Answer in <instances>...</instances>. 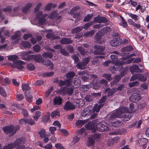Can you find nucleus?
Masks as SVG:
<instances>
[{
    "label": "nucleus",
    "instance_id": "obj_29",
    "mask_svg": "<svg viewBox=\"0 0 149 149\" xmlns=\"http://www.w3.org/2000/svg\"><path fill=\"white\" fill-rule=\"evenodd\" d=\"M116 91L115 88L110 89V88H108L105 90V92H108V95L110 96L112 95Z\"/></svg>",
    "mask_w": 149,
    "mask_h": 149
},
{
    "label": "nucleus",
    "instance_id": "obj_36",
    "mask_svg": "<svg viewBox=\"0 0 149 149\" xmlns=\"http://www.w3.org/2000/svg\"><path fill=\"white\" fill-rule=\"evenodd\" d=\"M128 15L130 17L135 21L138 20L139 19V16L133 14L131 13H128Z\"/></svg>",
    "mask_w": 149,
    "mask_h": 149
},
{
    "label": "nucleus",
    "instance_id": "obj_58",
    "mask_svg": "<svg viewBox=\"0 0 149 149\" xmlns=\"http://www.w3.org/2000/svg\"><path fill=\"white\" fill-rule=\"evenodd\" d=\"M94 22L93 21L89 22L85 24L84 28L86 29H87L89 28L90 26L93 25Z\"/></svg>",
    "mask_w": 149,
    "mask_h": 149
},
{
    "label": "nucleus",
    "instance_id": "obj_17",
    "mask_svg": "<svg viewBox=\"0 0 149 149\" xmlns=\"http://www.w3.org/2000/svg\"><path fill=\"white\" fill-rule=\"evenodd\" d=\"M94 19L95 22L99 23L106 22L107 21V20L106 18L100 16L94 17Z\"/></svg>",
    "mask_w": 149,
    "mask_h": 149
},
{
    "label": "nucleus",
    "instance_id": "obj_5",
    "mask_svg": "<svg viewBox=\"0 0 149 149\" xmlns=\"http://www.w3.org/2000/svg\"><path fill=\"white\" fill-rule=\"evenodd\" d=\"M100 136V134H95L94 135L88 138V144L89 146H93L94 145L95 141H97Z\"/></svg>",
    "mask_w": 149,
    "mask_h": 149
},
{
    "label": "nucleus",
    "instance_id": "obj_48",
    "mask_svg": "<svg viewBox=\"0 0 149 149\" xmlns=\"http://www.w3.org/2000/svg\"><path fill=\"white\" fill-rule=\"evenodd\" d=\"M147 141V139H146L143 138L141 139L138 141L139 146H142L143 144H146Z\"/></svg>",
    "mask_w": 149,
    "mask_h": 149
},
{
    "label": "nucleus",
    "instance_id": "obj_30",
    "mask_svg": "<svg viewBox=\"0 0 149 149\" xmlns=\"http://www.w3.org/2000/svg\"><path fill=\"white\" fill-rule=\"evenodd\" d=\"M136 75V79H139L142 81H145L146 80V77L141 74H137Z\"/></svg>",
    "mask_w": 149,
    "mask_h": 149
},
{
    "label": "nucleus",
    "instance_id": "obj_12",
    "mask_svg": "<svg viewBox=\"0 0 149 149\" xmlns=\"http://www.w3.org/2000/svg\"><path fill=\"white\" fill-rule=\"evenodd\" d=\"M125 75V72L123 71L121 72L120 75H116L113 77V81L112 82H111L110 83L111 86H112L117 83L121 79V77L124 76Z\"/></svg>",
    "mask_w": 149,
    "mask_h": 149
},
{
    "label": "nucleus",
    "instance_id": "obj_34",
    "mask_svg": "<svg viewBox=\"0 0 149 149\" xmlns=\"http://www.w3.org/2000/svg\"><path fill=\"white\" fill-rule=\"evenodd\" d=\"M46 36L47 38L52 40L56 39L58 38L57 36H54L53 33H48L46 35Z\"/></svg>",
    "mask_w": 149,
    "mask_h": 149
},
{
    "label": "nucleus",
    "instance_id": "obj_28",
    "mask_svg": "<svg viewBox=\"0 0 149 149\" xmlns=\"http://www.w3.org/2000/svg\"><path fill=\"white\" fill-rule=\"evenodd\" d=\"M60 43L62 44H69L72 43V41L68 38L63 39L60 41Z\"/></svg>",
    "mask_w": 149,
    "mask_h": 149
},
{
    "label": "nucleus",
    "instance_id": "obj_25",
    "mask_svg": "<svg viewBox=\"0 0 149 149\" xmlns=\"http://www.w3.org/2000/svg\"><path fill=\"white\" fill-rule=\"evenodd\" d=\"M95 123L94 122H89L87 124L85 125L86 128L88 130H93L95 128Z\"/></svg>",
    "mask_w": 149,
    "mask_h": 149
},
{
    "label": "nucleus",
    "instance_id": "obj_26",
    "mask_svg": "<svg viewBox=\"0 0 149 149\" xmlns=\"http://www.w3.org/2000/svg\"><path fill=\"white\" fill-rule=\"evenodd\" d=\"M20 35V32L17 31L15 35L12 36V39H16V40H15V41L14 42V43H17L18 42L19 39L17 38H18Z\"/></svg>",
    "mask_w": 149,
    "mask_h": 149
},
{
    "label": "nucleus",
    "instance_id": "obj_4",
    "mask_svg": "<svg viewBox=\"0 0 149 149\" xmlns=\"http://www.w3.org/2000/svg\"><path fill=\"white\" fill-rule=\"evenodd\" d=\"M47 16V14H46L42 15V12L41 11L38 12L36 15V19L39 25H41L46 24V21L45 17Z\"/></svg>",
    "mask_w": 149,
    "mask_h": 149
},
{
    "label": "nucleus",
    "instance_id": "obj_57",
    "mask_svg": "<svg viewBox=\"0 0 149 149\" xmlns=\"http://www.w3.org/2000/svg\"><path fill=\"white\" fill-rule=\"evenodd\" d=\"M18 107H19L17 104L14 103L12 104L10 107V109L13 111H15L16 110V108H18Z\"/></svg>",
    "mask_w": 149,
    "mask_h": 149
},
{
    "label": "nucleus",
    "instance_id": "obj_2",
    "mask_svg": "<svg viewBox=\"0 0 149 149\" xmlns=\"http://www.w3.org/2000/svg\"><path fill=\"white\" fill-rule=\"evenodd\" d=\"M19 128V126L18 125L16 126H14L13 125H10L3 127V130L5 133L9 134L11 135H12L15 134Z\"/></svg>",
    "mask_w": 149,
    "mask_h": 149
},
{
    "label": "nucleus",
    "instance_id": "obj_13",
    "mask_svg": "<svg viewBox=\"0 0 149 149\" xmlns=\"http://www.w3.org/2000/svg\"><path fill=\"white\" fill-rule=\"evenodd\" d=\"M101 94L100 93H94L91 95H87L85 97V99L87 102H90L93 101L95 97L100 96Z\"/></svg>",
    "mask_w": 149,
    "mask_h": 149
},
{
    "label": "nucleus",
    "instance_id": "obj_14",
    "mask_svg": "<svg viewBox=\"0 0 149 149\" xmlns=\"http://www.w3.org/2000/svg\"><path fill=\"white\" fill-rule=\"evenodd\" d=\"M91 78L94 79L93 81V86L94 89H97L99 88V82H95L97 80V76L95 74H91L90 76Z\"/></svg>",
    "mask_w": 149,
    "mask_h": 149
},
{
    "label": "nucleus",
    "instance_id": "obj_46",
    "mask_svg": "<svg viewBox=\"0 0 149 149\" xmlns=\"http://www.w3.org/2000/svg\"><path fill=\"white\" fill-rule=\"evenodd\" d=\"M57 13L56 11L53 12L48 17L50 19H53L57 16Z\"/></svg>",
    "mask_w": 149,
    "mask_h": 149
},
{
    "label": "nucleus",
    "instance_id": "obj_62",
    "mask_svg": "<svg viewBox=\"0 0 149 149\" xmlns=\"http://www.w3.org/2000/svg\"><path fill=\"white\" fill-rule=\"evenodd\" d=\"M40 112L39 111H36V114L33 117L34 119L36 120H37L40 116Z\"/></svg>",
    "mask_w": 149,
    "mask_h": 149
},
{
    "label": "nucleus",
    "instance_id": "obj_38",
    "mask_svg": "<svg viewBox=\"0 0 149 149\" xmlns=\"http://www.w3.org/2000/svg\"><path fill=\"white\" fill-rule=\"evenodd\" d=\"M95 32V30H92L90 31L86 32L84 33V36L85 37L91 36L94 34Z\"/></svg>",
    "mask_w": 149,
    "mask_h": 149
},
{
    "label": "nucleus",
    "instance_id": "obj_60",
    "mask_svg": "<svg viewBox=\"0 0 149 149\" xmlns=\"http://www.w3.org/2000/svg\"><path fill=\"white\" fill-rule=\"evenodd\" d=\"M55 146L57 149H65L62 145L60 143L56 144Z\"/></svg>",
    "mask_w": 149,
    "mask_h": 149
},
{
    "label": "nucleus",
    "instance_id": "obj_41",
    "mask_svg": "<svg viewBox=\"0 0 149 149\" xmlns=\"http://www.w3.org/2000/svg\"><path fill=\"white\" fill-rule=\"evenodd\" d=\"M82 27H78L74 28L72 30V32L73 33H76L80 32L83 29Z\"/></svg>",
    "mask_w": 149,
    "mask_h": 149
},
{
    "label": "nucleus",
    "instance_id": "obj_59",
    "mask_svg": "<svg viewBox=\"0 0 149 149\" xmlns=\"http://www.w3.org/2000/svg\"><path fill=\"white\" fill-rule=\"evenodd\" d=\"M139 84V82L138 81H133L132 83L129 84V86L130 87H132L135 86H137Z\"/></svg>",
    "mask_w": 149,
    "mask_h": 149
},
{
    "label": "nucleus",
    "instance_id": "obj_42",
    "mask_svg": "<svg viewBox=\"0 0 149 149\" xmlns=\"http://www.w3.org/2000/svg\"><path fill=\"white\" fill-rule=\"evenodd\" d=\"M44 65L46 66H50L52 69L54 67L53 64L49 60H48L47 61H46Z\"/></svg>",
    "mask_w": 149,
    "mask_h": 149
},
{
    "label": "nucleus",
    "instance_id": "obj_54",
    "mask_svg": "<svg viewBox=\"0 0 149 149\" xmlns=\"http://www.w3.org/2000/svg\"><path fill=\"white\" fill-rule=\"evenodd\" d=\"M42 6V3H38L34 9V13L36 14L39 11L40 8H41Z\"/></svg>",
    "mask_w": 149,
    "mask_h": 149
},
{
    "label": "nucleus",
    "instance_id": "obj_40",
    "mask_svg": "<svg viewBox=\"0 0 149 149\" xmlns=\"http://www.w3.org/2000/svg\"><path fill=\"white\" fill-rule=\"evenodd\" d=\"M75 75L74 72H70L66 74V77L67 78H70V79L73 78Z\"/></svg>",
    "mask_w": 149,
    "mask_h": 149
},
{
    "label": "nucleus",
    "instance_id": "obj_16",
    "mask_svg": "<svg viewBox=\"0 0 149 149\" xmlns=\"http://www.w3.org/2000/svg\"><path fill=\"white\" fill-rule=\"evenodd\" d=\"M96 49L94 52L95 54H104V47L98 46H96Z\"/></svg>",
    "mask_w": 149,
    "mask_h": 149
},
{
    "label": "nucleus",
    "instance_id": "obj_18",
    "mask_svg": "<svg viewBox=\"0 0 149 149\" xmlns=\"http://www.w3.org/2000/svg\"><path fill=\"white\" fill-rule=\"evenodd\" d=\"M91 107H87L84 110H82L81 112V115L82 116L85 117L86 116L90 115L91 114Z\"/></svg>",
    "mask_w": 149,
    "mask_h": 149
},
{
    "label": "nucleus",
    "instance_id": "obj_61",
    "mask_svg": "<svg viewBox=\"0 0 149 149\" xmlns=\"http://www.w3.org/2000/svg\"><path fill=\"white\" fill-rule=\"evenodd\" d=\"M81 82V81L80 79L78 78L75 79H74V84L75 86L78 85L80 84Z\"/></svg>",
    "mask_w": 149,
    "mask_h": 149
},
{
    "label": "nucleus",
    "instance_id": "obj_44",
    "mask_svg": "<svg viewBox=\"0 0 149 149\" xmlns=\"http://www.w3.org/2000/svg\"><path fill=\"white\" fill-rule=\"evenodd\" d=\"M93 15L92 14H88L83 19L84 22H87L90 20L93 17Z\"/></svg>",
    "mask_w": 149,
    "mask_h": 149
},
{
    "label": "nucleus",
    "instance_id": "obj_27",
    "mask_svg": "<svg viewBox=\"0 0 149 149\" xmlns=\"http://www.w3.org/2000/svg\"><path fill=\"white\" fill-rule=\"evenodd\" d=\"M20 46L25 48H29L31 46L30 43L27 41L22 42L21 43Z\"/></svg>",
    "mask_w": 149,
    "mask_h": 149
},
{
    "label": "nucleus",
    "instance_id": "obj_22",
    "mask_svg": "<svg viewBox=\"0 0 149 149\" xmlns=\"http://www.w3.org/2000/svg\"><path fill=\"white\" fill-rule=\"evenodd\" d=\"M63 99L60 97H57L53 100L54 104V105H60L62 103Z\"/></svg>",
    "mask_w": 149,
    "mask_h": 149
},
{
    "label": "nucleus",
    "instance_id": "obj_32",
    "mask_svg": "<svg viewBox=\"0 0 149 149\" xmlns=\"http://www.w3.org/2000/svg\"><path fill=\"white\" fill-rule=\"evenodd\" d=\"M18 57L17 56L13 55L8 56V59L9 60L13 61V62L16 61L18 59Z\"/></svg>",
    "mask_w": 149,
    "mask_h": 149
},
{
    "label": "nucleus",
    "instance_id": "obj_33",
    "mask_svg": "<svg viewBox=\"0 0 149 149\" xmlns=\"http://www.w3.org/2000/svg\"><path fill=\"white\" fill-rule=\"evenodd\" d=\"M25 95L27 100L29 102L31 101V98L32 97L31 94L29 92V91H26L25 93Z\"/></svg>",
    "mask_w": 149,
    "mask_h": 149
},
{
    "label": "nucleus",
    "instance_id": "obj_47",
    "mask_svg": "<svg viewBox=\"0 0 149 149\" xmlns=\"http://www.w3.org/2000/svg\"><path fill=\"white\" fill-rule=\"evenodd\" d=\"M120 17L121 19L122 24H121V25H122L123 27H126L127 26L126 21L122 16H120Z\"/></svg>",
    "mask_w": 149,
    "mask_h": 149
},
{
    "label": "nucleus",
    "instance_id": "obj_50",
    "mask_svg": "<svg viewBox=\"0 0 149 149\" xmlns=\"http://www.w3.org/2000/svg\"><path fill=\"white\" fill-rule=\"evenodd\" d=\"M85 65H84L83 63L80 62L78 63L76 65L78 68L79 69L83 70L85 69Z\"/></svg>",
    "mask_w": 149,
    "mask_h": 149
},
{
    "label": "nucleus",
    "instance_id": "obj_49",
    "mask_svg": "<svg viewBox=\"0 0 149 149\" xmlns=\"http://www.w3.org/2000/svg\"><path fill=\"white\" fill-rule=\"evenodd\" d=\"M0 95L4 97H6L7 95L5 91L1 86H0Z\"/></svg>",
    "mask_w": 149,
    "mask_h": 149
},
{
    "label": "nucleus",
    "instance_id": "obj_6",
    "mask_svg": "<svg viewBox=\"0 0 149 149\" xmlns=\"http://www.w3.org/2000/svg\"><path fill=\"white\" fill-rule=\"evenodd\" d=\"M106 125L104 122H100L96 125V127L97 130L101 132L109 130V128Z\"/></svg>",
    "mask_w": 149,
    "mask_h": 149
},
{
    "label": "nucleus",
    "instance_id": "obj_11",
    "mask_svg": "<svg viewBox=\"0 0 149 149\" xmlns=\"http://www.w3.org/2000/svg\"><path fill=\"white\" fill-rule=\"evenodd\" d=\"M126 58L125 57H122L121 58V60H120L119 61H118V62L116 63V64H115L113 66L111 67V70L113 71L118 70L119 67V65H123L124 64L125 62L122 60H126Z\"/></svg>",
    "mask_w": 149,
    "mask_h": 149
},
{
    "label": "nucleus",
    "instance_id": "obj_3",
    "mask_svg": "<svg viewBox=\"0 0 149 149\" xmlns=\"http://www.w3.org/2000/svg\"><path fill=\"white\" fill-rule=\"evenodd\" d=\"M111 31V29L109 27H105L97 32L95 36V38L97 40H99L103 36L104 33H107L110 32Z\"/></svg>",
    "mask_w": 149,
    "mask_h": 149
},
{
    "label": "nucleus",
    "instance_id": "obj_64",
    "mask_svg": "<svg viewBox=\"0 0 149 149\" xmlns=\"http://www.w3.org/2000/svg\"><path fill=\"white\" fill-rule=\"evenodd\" d=\"M90 60V57H87L84 58L82 62L84 64V65H86L89 62Z\"/></svg>",
    "mask_w": 149,
    "mask_h": 149
},
{
    "label": "nucleus",
    "instance_id": "obj_20",
    "mask_svg": "<svg viewBox=\"0 0 149 149\" xmlns=\"http://www.w3.org/2000/svg\"><path fill=\"white\" fill-rule=\"evenodd\" d=\"M33 3H28L24 6L22 8V11L23 13H26L30 11V9L33 6Z\"/></svg>",
    "mask_w": 149,
    "mask_h": 149
},
{
    "label": "nucleus",
    "instance_id": "obj_1",
    "mask_svg": "<svg viewBox=\"0 0 149 149\" xmlns=\"http://www.w3.org/2000/svg\"><path fill=\"white\" fill-rule=\"evenodd\" d=\"M128 112L127 108L125 107H122L113 111L111 114L109 118V120L112 124L111 125L114 127H118L123 125V123L116 119V118H121L124 122H126L129 120L131 116L130 114L122 115L123 113Z\"/></svg>",
    "mask_w": 149,
    "mask_h": 149
},
{
    "label": "nucleus",
    "instance_id": "obj_7",
    "mask_svg": "<svg viewBox=\"0 0 149 149\" xmlns=\"http://www.w3.org/2000/svg\"><path fill=\"white\" fill-rule=\"evenodd\" d=\"M24 64V62L21 60L16 61L13 63H10V66L13 68H16L19 70L23 68V65Z\"/></svg>",
    "mask_w": 149,
    "mask_h": 149
},
{
    "label": "nucleus",
    "instance_id": "obj_21",
    "mask_svg": "<svg viewBox=\"0 0 149 149\" xmlns=\"http://www.w3.org/2000/svg\"><path fill=\"white\" fill-rule=\"evenodd\" d=\"M130 70L132 74H133L134 72H139L141 70L138 66L136 65H134L131 66L130 68Z\"/></svg>",
    "mask_w": 149,
    "mask_h": 149
},
{
    "label": "nucleus",
    "instance_id": "obj_8",
    "mask_svg": "<svg viewBox=\"0 0 149 149\" xmlns=\"http://www.w3.org/2000/svg\"><path fill=\"white\" fill-rule=\"evenodd\" d=\"M23 142V141L21 140V139H17L15 142L14 144H8L7 146H5L2 149H12L13 148L15 147V146H17Z\"/></svg>",
    "mask_w": 149,
    "mask_h": 149
},
{
    "label": "nucleus",
    "instance_id": "obj_55",
    "mask_svg": "<svg viewBox=\"0 0 149 149\" xmlns=\"http://www.w3.org/2000/svg\"><path fill=\"white\" fill-rule=\"evenodd\" d=\"M26 68L27 69L30 70H33L35 69L34 66L31 63L28 64L27 65Z\"/></svg>",
    "mask_w": 149,
    "mask_h": 149
},
{
    "label": "nucleus",
    "instance_id": "obj_51",
    "mask_svg": "<svg viewBox=\"0 0 149 149\" xmlns=\"http://www.w3.org/2000/svg\"><path fill=\"white\" fill-rule=\"evenodd\" d=\"M54 74V72H46L43 73L42 75V76L44 77H49L53 75Z\"/></svg>",
    "mask_w": 149,
    "mask_h": 149
},
{
    "label": "nucleus",
    "instance_id": "obj_23",
    "mask_svg": "<svg viewBox=\"0 0 149 149\" xmlns=\"http://www.w3.org/2000/svg\"><path fill=\"white\" fill-rule=\"evenodd\" d=\"M88 121L87 120H80L77 121L75 125L78 128H79L82 126L85 123Z\"/></svg>",
    "mask_w": 149,
    "mask_h": 149
},
{
    "label": "nucleus",
    "instance_id": "obj_45",
    "mask_svg": "<svg viewBox=\"0 0 149 149\" xmlns=\"http://www.w3.org/2000/svg\"><path fill=\"white\" fill-rule=\"evenodd\" d=\"M42 56L45 58L48 57L49 58H51L52 57V54L50 52H45L42 54Z\"/></svg>",
    "mask_w": 149,
    "mask_h": 149
},
{
    "label": "nucleus",
    "instance_id": "obj_63",
    "mask_svg": "<svg viewBox=\"0 0 149 149\" xmlns=\"http://www.w3.org/2000/svg\"><path fill=\"white\" fill-rule=\"evenodd\" d=\"M60 52L63 55L67 56L68 55V53L63 48H61L60 50Z\"/></svg>",
    "mask_w": 149,
    "mask_h": 149
},
{
    "label": "nucleus",
    "instance_id": "obj_10",
    "mask_svg": "<svg viewBox=\"0 0 149 149\" xmlns=\"http://www.w3.org/2000/svg\"><path fill=\"white\" fill-rule=\"evenodd\" d=\"M141 97L139 93H134L131 95L130 98V101L132 102H136L141 100Z\"/></svg>",
    "mask_w": 149,
    "mask_h": 149
},
{
    "label": "nucleus",
    "instance_id": "obj_19",
    "mask_svg": "<svg viewBox=\"0 0 149 149\" xmlns=\"http://www.w3.org/2000/svg\"><path fill=\"white\" fill-rule=\"evenodd\" d=\"M110 43L112 46L115 47L121 44V41L119 38H114L110 41Z\"/></svg>",
    "mask_w": 149,
    "mask_h": 149
},
{
    "label": "nucleus",
    "instance_id": "obj_31",
    "mask_svg": "<svg viewBox=\"0 0 149 149\" xmlns=\"http://www.w3.org/2000/svg\"><path fill=\"white\" fill-rule=\"evenodd\" d=\"M111 62L113 63H116L118 62V56L116 55H111Z\"/></svg>",
    "mask_w": 149,
    "mask_h": 149
},
{
    "label": "nucleus",
    "instance_id": "obj_56",
    "mask_svg": "<svg viewBox=\"0 0 149 149\" xmlns=\"http://www.w3.org/2000/svg\"><path fill=\"white\" fill-rule=\"evenodd\" d=\"M51 115L52 118H54L57 116H59L60 115V113L58 111H55L52 113Z\"/></svg>",
    "mask_w": 149,
    "mask_h": 149
},
{
    "label": "nucleus",
    "instance_id": "obj_24",
    "mask_svg": "<svg viewBox=\"0 0 149 149\" xmlns=\"http://www.w3.org/2000/svg\"><path fill=\"white\" fill-rule=\"evenodd\" d=\"M34 61L38 63H42L44 61L43 59L40 55H34Z\"/></svg>",
    "mask_w": 149,
    "mask_h": 149
},
{
    "label": "nucleus",
    "instance_id": "obj_9",
    "mask_svg": "<svg viewBox=\"0 0 149 149\" xmlns=\"http://www.w3.org/2000/svg\"><path fill=\"white\" fill-rule=\"evenodd\" d=\"M103 104H100L97 106V104H95L93 108L92 113L93 114L91 116V118L93 119L96 116L97 113L98 112L100 109L103 106Z\"/></svg>",
    "mask_w": 149,
    "mask_h": 149
},
{
    "label": "nucleus",
    "instance_id": "obj_52",
    "mask_svg": "<svg viewBox=\"0 0 149 149\" xmlns=\"http://www.w3.org/2000/svg\"><path fill=\"white\" fill-rule=\"evenodd\" d=\"M22 88L23 91L26 90H29L31 87L29 86V85L27 84H26L25 83H23L22 85Z\"/></svg>",
    "mask_w": 149,
    "mask_h": 149
},
{
    "label": "nucleus",
    "instance_id": "obj_35",
    "mask_svg": "<svg viewBox=\"0 0 149 149\" xmlns=\"http://www.w3.org/2000/svg\"><path fill=\"white\" fill-rule=\"evenodd\" d=\"M77 49L81 55L84 56L87 53V51H86L85 49L83 48V47H77Z\"/></svg>",
    "mask_w": 149,
    "mask_h": 149
},
{
    "label": "nucleus",
    "instance_id": "obj_37",
    "mask_svg": "<svg viewBox=\"0 0 149 149\" xmlns=\"http://www.w3.org/2000/svg\"><path fill=\"white\" fill-rule=\"evenodd\" d=\"M102 77L107 79L108 81H110L112 79L111 75L109 74H104L102 75Z\"/></svg>",
    "mask_w": 149,
    "mask_h": 149
},
{
    "label": "nucleus",
    "instance_id": "obj_39",
    "mask_svg": "<svg viewBox=\"0 0 149 149\" xmlns=\"http://www.w3.org/2000/svg\"><path fill=\"white\" fill-rule=\"evenodd\" d=\"M133 48L131 46H128L122 49L121 50L123 52H130L132 50Z\"/></svg>",
    "mask_w": 149,
    "mask_h": 149
},
{
    "label": "nucleus",
    "instance_id": "obj_15",
    "mask_svg": "<svg viewBox=\"0 0 149 149\" xmlns=\"http://www.w3.org/2000/svg\"><path fill=\"white\" fill-rule=\"evenodd\" d=\"M75 108V105L69 101H68L66 102L63 107L64 109L66 111L73 110Z\"/></svg>",
    "mask_w": 149,
    "mask_h": 149
},
{
    "label": "nucleus",
    "instance_id": "obj_43",
    "mask_svg": "<svg viewBox=\"0 0 149 149\" xmlns=\"http://www.w3.org/2000/svg\"><path fill=\"white\" fill-rule=\"evenodd\" d=\"M39 134L40 135V137L43 138L45 136L46 131L45 130L42 129L39 132Z\"/></svg>",
    "mask_w": 149,
    "mask_h": 149
},
{
    "label": "nucleus",
    "instance_id": "obj_53",
    "mask_svg": "<svg viewBox=\"0 0 149 149\" xmlns=\"http://www.w3.org/2000/svg\"><path fill=\"white\" fill-rule=\"evenodd\" d=\"M26 123L31 125H34L35 123V122L31 118L26 119Z\"/></svg>",
    "mask_w": 149,
    "mask_h": 149
}]
</instances>
